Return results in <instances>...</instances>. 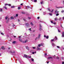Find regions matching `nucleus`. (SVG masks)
I'll list each match as a JSON object with an SVG mask.
<instances>
[{"label":"nucleus","instance_id":"1","mask_svg":"<svg viewBox=\"0 0 64 64\" xmlns=\"http://www.w3.org/2000/svg\"><path fill=\"white\" fill-rule=\"evenodd\" d=\"M24 56L26 57V58H31V56H29L26 54L24 55Z\"/></svg>","mask_w":64,"mask_h":64},{"label":"nucleus","instance_id":"2","mask_svg":"<svg viewBox=\"0 0 64 64\" xmlns=\"http://www.w3.org/2000/svg\"><path fill=\"white\" fill-rule=\"evenodd\" d=\"M10 53H12V55H14V53H16V52H15V51H14L13 52L12 51H10Z\"/></svg>","mask_w":64,"mask_h":64},{"label":"nucleus","instance_id":"3","mask_svg":"<svg viewBox=\"0 0 64 64\" xmlns=\"http://www.w3.org/2000/svg\"><path fill=\"white\" fill-rule=\"evenodd\" d=\"M59 13V12L58 11L57 12V10H55V14H57V13Z\"/></svg>","mask_w":64,"mask_h":64},{"label":"nucleus","instance_id":"4","mask_svg":"<svg viewBox=\"0 0 64 64\" xmlns=\"http://www.w3.org/2000/svg\"><path fill=\"white\" fill-rule=\"evenodd\" d=\"M40 30L41 31L42 30V28H42V26H41V24H40Z\"/></svg>","mask_w":64,"mask_h":64},{"label":"nucleus","instance_id":"5","mask_svg":"<svg viewBox=\"0 0 64 64\" xmlns=\"http://www.w3.org/2000/svg\"><path fill=\"white\" fill-rule=\"evenodd\" d=\"M37 50H41V48H39V47L38 46L37 47Z\"/></svg>","mask_w":64,"mask_h":64},{"label":"nucleus","instance_id":"6","mask_svg":"<svg viewBox=\"0 0 64 64\" xmlns=\"http://www.w3.org/2000/svg\"><path fill=\"white\" fill-rule=\"evenodd\" d=\"M62 37H64V32H62Z\"/></svg>","mask_w":64,"mask_h":64},{"label":"nucleus","instance_id":"7","mask_svg":"<svg viewBox=\"0 0 64 64\" xmlns=\"http://www.w3.org/2000/svg\"><path fill=\"white\" fill-rule=\"evenodd\" d=\"M26 24V26H27V27H28V26H29V24Z\"/></svg>","mask_w":64,"mask_h":64},{"label":"nucleus","instance_id":"8","mask_svg":"<svg viewBox=\"0 0 64 64\" xmlns=\"http://www.w3.org/2000/svg\"><path fill=\"white\" fill-rule=\"evenodd\" d=\"M28 41V40H25L23 42V43H26Z\"/></svg>","mask_w":64,"mask_h":64},{"label":"nucleus","instance_id":"9","mask_svg":"<svg viewBox=\"0 0 64 64\" xmlns=\"http://www.w3.org/2000/svg\"><path fill=\"white\" fill-rule=\"evenodd\" d=\"M26 7L27 8V9H28V8H30V7L29 6H26Z\"/></svg>","mask_w":64,"mask_h":64},{"label":"nucleus","instance_id":"10","mask_svg":"<svg viewBox=\"0 0 64 64\" xmlns=\"http://www.w3.org/2000/svg\"><path fill=\"white\" fill-rule=\"evenodd\" d=\"M2 49H3V50H4L5 48H4V46H2Z\"/></svg>","mask_w":64,"mask_h":64},{"label":"nucleus","instance_id":"11","mask_svg":"<svg viewBox=\"0 0 64 64\" xmlns=\"http://www.w3.org/2000/svg\"><path fill=\"white\" fill-rule=\"evenodd\" d=\"M48 59H52V57H50L48 58Z\"/></svg>","mask_w":64,"mask_h":64},{"label":"nucleus","instance_id":"12","mask_svg":"<svg viewBox=\"0 0 64 64\" xmlns=\"http://www.w3.org/2000/svg\"><path fill=\"white\" fill-rule=\"evenodd\" d=\"M4 8H5V9H7V7H6V6H4Z\"/></svg>","mask_w":64,"mask_h":64},{"label":"nucleus","instance_id":"13","mask_svg":"<svg viewBox=\"0 0 64 64\" xmlns=\"http://www.w3.org/2000/svg\"><path fill=\"white\" fill-rule=\"evenodd\" d=\"M54 20H55V21H57V20H58V18H55Z\"/></svg>","mask_w":64,"mask_h":64},{"label":"nucleus","instance_id":"14","mask_svg":"<svg viewBox=\"0 0 64 64\" xmlns=\"http://www.w3.org/2000/svg\"><path fill=\"white\" fill-rule=\"evenodd\" d=\"M41 36V35L40 34H39L38 35V38H40V36Z\"/></svg>","mask_w":64,"mask_h":64},{"label":"nucleus","instance_id":"15","mask_svg":"<svg viewBox=\"0 0 64 64\" xmlns=\"http://www.w3.org/2000/svg\"><path fill=\"white\" fill-rule=\"evenodd\" d=\"M52 46H53L54 47V46H55V45H54V44L52 43Z\"/></svg>","mask_w":64,"mask_h":64},{"label":"nucleus","instance_id":"16","mask_svg":"<svg viewBox=\"0 0 64 64\" xmlns=\"http://www.w3.org/2000/svg\"><path fill=\"white\" fill-rule=\"evenodd\" d=\"M30 24L31 26H33V24L32 23V22H31Z\"/></svg>","mask_w":64,"mask_h":64},{"label":"nucleus","instance_id":"17","mask_svg":"<svg viewBox=\"0 0 64 64\" xmlns=\"http://www.w3.org/2000/svg\"><path fill=\"white\" fill-rule=\"evenodd\" d=\"M48 11H49L50 12L51 11L50 9V8H48Z\"/></svg>","mask_w":64,"mask_h":64},{"label":"nucleus","instance_id":"18","mask_svg":"<svg viewBox=\"0 0 64 64\" xmlns=\"http://www.w3.org/2000/svg\"><path fill=\"white\" fill-rule=\"evenodd\" d=\"M19 40L20 41V42H22V40L21 38H20Z\"/></svg>","mask_w":64,"mask_h":64},{"label":"nucleus","instance_id":"19","mask_svg":"<svg viewBox=\"0 0 64 64\" xmlns=\"http://www.w3.org/2000/svg\"><path fill=\"white\" fill-rule=\"evenodd\" d=\"M26 48L27 50H29V48L28 46L26 47Z\"/></svg>","mask_w":64,"mask_h":64},{"label":"nucleus","instance_id":"20","mask_svg":"<svg viewBox=\"0 0 64 64\" xmlns=\"http://www.w3.org/2000/svg\"><path fill=\"white\" fill-rule=\"evenodd\" d=\"M54 39H55V40H57V37H56V36H55V38Z\"/></svg>","mask_w":64,"mask_h":64},{"label":"nucleus","instance_id":"21","mask_svg":"<svg viewBox=\"0 0 64 64\" xmlns=\"http://www.w3.org/2000/svg\"><path fill=\"white\" fill-rule=\"evenodd\" d=\"M15 6H11V8H15Z\"/></svg>","mask_w":64,"mask_h":64},{"label":"nucleus","instance_id":"22","mask_svg":"<svg viewBox=\"0 0 64 64\" xmlns=\"http://www.w3.org/2000/svg\"><path fill=\"white\" fill-rule=\"evenodd\" d=\"M46 39H48L49 38V36H48L46 37Z\"/></svg>","mask_w":64,"mask_h":64},{"label":"nucleus","instance_id":"23","mask_svg":"<svg viewBox=\"0 0 64 64\" xmlns=\"http://www.w3.org/2000/svg\"><path fill=\"white\" fill-rule=\"evenodd\" d=\"M11 19H14V18L13 17H11L10 18Z\"/></svg>","mask_w":64,"mask_h":64},{"label":"nucleus","instance_id":"24","mask_svg":"<svg viewBox=\"0 0 64 64\" xmlns=\"http://www.w3.org/2000/svg\"><path fill=\"white\" fill-rule=\"evenodd\" d=\"M59 20H63V19H62V18H60L59 19Z\"/></svg>","mask_w":64,"mask_h":64},{"label":"nucleus","instance_id":"25","mask_svg":"<svg viewBox=\"0 0 64 64\" xmlns=\"http://www.w3.org/2000/svg\"><path fill=\"white\" fill-rule=\"evenodd\" d=\"M31 60H32V61H33V62H34V59H33V58H31Z\"/></svg>","mask_w":64,"mask_h":64},{"label":"nucleus","instance_id":"26","mask_svg":"<svg viewBox=\"0 0 64 64\" xmlns=\"http://www.w3.org/2000/svg\"><path fill=\"white\" fill-rule=\"evenodd\" d=\"M20 8H21V7H18V10H20Z\"/></svg>","mask_w":64,"mask_h":64},{"label":"nucleus","instance_id":"27","mask_svg":"<svg viewBox=\"0 0 64 64\" xmlns=\"http://www.w3.org/2000/svg\"><path fill=\"white\" fill-rule=\"evenodd\" d=\"M16 43V42L15 41H14L12 42V43L13 44H15Z\"/></svg>","mask_w":64,"mask_h":64},{"label":"nucleus","instance_id":"28","mask_svg":"<svg viewBox=\"0 0 64 64\" xmlns=\"http://www.w3.org/2000/svg\"><path fill=\"white\" fill-rule=\"evenodd\" d=\"M54 40V39L51 40V41L52 42H53Z\"/></svg>","mask_w":64,"mask_h":64},{"label":"nucleus","instance_id":"29","mask_svg":"<svg viewBox=\"0 0 64 64\" xmlns=\"http://www.w3.org/2000/svg\"><path fill=\"white\" fill-rule=\"evenodd\" d=\"M63 8V7H57V8L58 9L59 8Z\"/></svg>","mask_w":64,"mask_h":64},{"label":"nucleus","instance_id":"30","mask_svg":"<svg viewBox=\"0 0 64 64\" xmlns=\"http://www.w3.org/2000/svg\"><path fill=\"white\" fill-rule=\"evenodd\" d=\"M7 5H8V4H4V6H7Z\"/></svg>","mask_w":64,"mask_h":64},{"label":"nucleus","instance_id":"31","mask_svg":"<svg viewBox=\"0 0 64 64\" xmlns=\"http://www.w3.org/2000/svg\"><path fill=\"white\" fill-rule=\"evenodd\" d=\"M44 44L43 43H42L40 44L41 46H43V45Z\"/></svg>","mask_w":64,"mask_h":64},{"label":"nucleus","instance_id":"32","mask_svg":"<svg viewBox=\"0 0 64 64\" xmlns=\"http://www.w3.org/2000/svg\"><path fill=\"white\" fill-rule=\"evenodd\" d=\"M36 53V52H33L32 53V54H34V53Z\"/></svg>","mask_w":64,"mask_h":64},{"label":"nucleus","instance_id":"33","mask_svg":"<svg viewBox=\"0 0 64 64\" xmlns=\"http://www.w3.org/2000/svg\"><path fill=\"white\" fill-rule=\"evenodd\" d=\"M53 11H54V9L52 10L51 11V13H52V12H53Z\"/></svg>","mask_w":64,"mask_h":64},{"label":"nucleus","instance_id":"34","mask_svg":"<svg viewBox=\"0 0 64 64\" xmlns=\"http://www.w3.org/2000/svg\"><path fill=\"white\" fill-rule=\"evenodd\" d=\"M58 15H59V14L57 13L56 14V16H58Z\"/></svg>","mask_w":64,"mask_h":64},{"label":"nucleus","instance_id":"35","mask_svg":"<svg viewBox=\"0 0 64 64\" xmlns=\"http://www.w3.org/2000/svg\"><path fill=\"white\" fill-rule=\"evenodd\" d=\"M46 12H44V15H45V14H46Z\"/></svg>","mask_w":64,"mask_h":64},{"label":"nucleus","instance_id":"36","mask_svg":"<svg viewBox=\"0 0 64 64\" xmlns=\"http://www.w3.org/2000/svg\"><path fill=\"white\" fill-rule=\"evenodd\" d=\"M18 14H16V17H18Z\"/></svg>","mask_w":64,"mask_h":64},{"label":"nucleus","instance_id":"37","mask_svg":"<svg viewBox=\"0 0 64 64\" xmlns=\"http://www.w3.org/2000/svg\"><path fill=\"white\" fill-rule=\"evenodd\" d=\"M7 18H8V16H6V20H7Z\"/></svg>","mask_w":64,"mask_h":64},{"label":"nucleus","instance_id":"38","mask_svg":"<svg viewBox=\"0 0 64 64\" xmlns=\"http://www.w3.org/2000/svg\"><path fill=\"white\" fill-rule=\"evenodd\" d=\"M34 2H37V0H34Z\"/></svg>","mask_w":64,"mask_h":64},{"label":"nucleus","instance_id":"39","mask_svg":"<svg viewBox=\"0 0 64 64\" xmlns=\"http://www.w3.org/2000/svg\"><path fill=\"white\" fill-rule=\"evenodd\" d=\"M32 48L34 49H36V48L34 47H32Z\"/></svg>","mask_w":64,"mask_h":64},{"label":"nucleus","instance_id":"40","mask_svg":"<svg viewBox=\"0 0 64 64\" xmlns=\"http://www.w3.org/2000/svg\"><path fill=\"white\" fill-rule=\"evenodd\" d=\"M49 15H50V16H52V14L50 13V14H49Z\"/></svg>","mask_w":64,"mask_h":64},{"label":"nucleus","instance_id":"41","mask_svg":"<svg viewBox=\"0 0 64 64\" xmlns=\"http://www.w3.org/2000/svg\"><path fill=\"white\" fill-rule=\"evenodd\" d=\"M8 5L9 6H11V5L10 4H8Z\"/></svg>","mask_w":64,"mask_h":64},{"label":"nucleus","instance_id":"42","mask_svg":"<svg viewBox=\"0 0 64 64\" xmlns=\"http://www.w3.org/2000/svg\"><path fill=\"white\" fill-rule=\"evenodd\" d=\"M0 12H2V9H1L0 10Z\"/></svg>","mask_w":64,"mask_h":64},{"label":"nucleus","instance_id":"43","mask_svg":"<svg viewBox=\"0 0 64 64\" xmlns=\"http://www.w3.org/2000/svg\"><path fill=\"white\" fill-rule=\"evenodd\" d=\"M38 47H40V46H41V44H39L38 45Z\"/></svg>","mask_w":64,"mask_h":64},{"label":"nucleus","instance_id":"44","mask_svg":"<svg viewBox=\"0 0 64 64\" xmlns=\"http://www.w3.org/2000/svg\"><path fill=\"white\" fill-rule=\"evenodd\" d=\"M31 28H30L28 29V30H30V31H31Z\"/></svg>","mask_w":64,"mask_h":64},{"label":"nucleus","instance_id":"45","mask_svg":"<svg viewBox=\"0 0 64 64\" xmlns=\"http://www.w3.org/2000/svg\"><path fill=\"white\" fill-rule=\"evenodd\" d=\"M38 38L36 37V38L35 39V40H37V39Z\"/></svg>","mask_w":64,"mask_h":64},{"label":"nucleus","instance_id":"46","mask_svg":"<svg viewBox=\"0 0 64 64\" xmlns=\"http://www.w3.org/2000/svg\"><path fill=\"white\" fill-rule=\"evenodd\" d=\"M40 22H42V23H44V22H42L41 21H40Z\"/></svg>","mask_w":64,"mask_h":64},{"label":"nucleus","instance_id":"47","mask_svg":"<svg viewBox=\"0 0 64 64\" xmlns=\"http://www.w3.org/2000/svg\"><path fill=\"white\" fill-rule=\"evenodd\" d=\"M40 3L41 4H43V2L42 1V2H40Z\"/></svg>","mask_w":64,"mask_h":64},{"label":"nucleus","instance_id":"48","mask_svg":"<svg viewBox=\"0 0 64 64\" xmlns=\"http://www.w3.org/2000/svg\"><path fill=\"white\" fill-rule=\"evenodd\" d=\"M57 47L58 48H60V46H57Z\"/></svg>","mask_w":64,"mask_h":64},{"label":"nucleus","instance_id":"49","mask_svg":"<svg viewBox=\"0 0 64 64\" xmlns=\"http://www.w3.org/2000/svg\"><path fill=\"white\" fill-rule=\"evenodd\" d=\"M1 34L2 35H4V34H3V33L1 32Z\"/></svg>","mask_w":64,"mask_h":64},{"label":"nucleus","instance_id":"50","mask_svg":"<svg viewBox=\"0 0 64 64\" xmlns=\"http://www.w3.org/2000/svg\"><path fill=\"white\" fill-rule=\"evenodd\" d=\"M23 20H24V21H26V19H25V18H23Z\"/></svg>","mask_w":64,"mask_h":64},{"label":"nucleus","instance_id":"51","mask_svg":"<svg viewBox=\"0 0 64 64\" xmlns=\"http://www.w3.org/2000/svg\"><path fill=\"white\" fill-rule=\"evenodd\" d=\"M58 32H60V31L59 30H58Z\"/></svg>","mask_w":64,"mask_h":64},{"label":"nucleus","instance_id":"52","mask_svg":"<svg viewBox=\"0 0 64 64\" xmlns=\"http://www.w3.org/2000/svg\"><path fill=\"white\" fill-rule=\"evenodd\" d=\"M62 60H64V58H63V57H62Z\"/></svg>","mask_w":64,"mask_h":64},{"label":"nucleus","instance_id":"53","mask_svg":"<svg viewBox=\"0 0 64 64\" xmlns=\"http://www.w3.org/2000/svg\"><path fill=\"white\" fill-rule=\"evenodd\" d=\"M52 23H53V21H50Z\"/></svg>","mask_w":64,"mask_h":64},{"label":"nucleus","instance_id":"54","mask_svg":"<svg viewBox=\"0 0 64 64\" xmlns=\"http://www.w3.org/2000/svg\"><path fill=\"white\" fill-rule=\"evenodd\" d=\"M44 38L46 37V36H45V35H44Z\"/></svg>","mask_w":64,"mask_h":64},{"label":"nucleus","instance_id":"55","mask_svg":"<svg viewBox=\"0 0 64 64\" xmlns=\"http://www.w3.org/2000/svg\"><path fill=\"white\" fill-rule=\"evenodd\" d=\"M64 12V10H62V13H63V12Z\"/></svg>","mask_w":64,"mask_h":64},{"label":"nucleus","instance_id":"56","mask_svg":"<svg viewBox=\"0 0 64 64\" xmlns=\"http://www.w3.org/2000/svg\"><path fill=\"white\" fill-rule=\"evenodd\" d=\"M14 26H15V25H14V24H13V25H12L13 27H14Z\"/></svg>","mask_w":64,"mask_h":64},{"label":"nucleus","instance_id":"57","mask_svg":"<svg viewBox=\"0 0 64 64\" xmlns=\"http://www.w3.org/2000/svg\"><path fill=\"white\" fill-rule=\"evenodd\" d=\"M28 18L29 19H31V17H28Z\"/></svg>","mask_w":64,"mask_h":64},{"label":"nucleus","instance_id":"58","mask_svg":"<svg viewBox=\"0 0 64 64\" xmlns=\"http://www.w3.org/2000/svg\"><path fill=\"white\" fill-rule=\"evenodd\" d=\"M56 58L57 59H59V57H57Z\"/></svg>","mask_w":64,"mask_h":64},{"label":"nucleus","instance_id":"59","mask_svg":"<svg viewBox=\"0 0 64 64\" xmlns=\"http://www.w3.org/2000/svg\"><path fill=\"white\" fill-rule=\"evenodd\" d=\"M39 18H40L39 17H38L37 18L38 19H39Z\"/></svg>","mask_w":64,"mask_h":64},{"label":"nucleus","instance_id":"60","mask_svg":"<svg viewBox=\"0 0 64 64\" xmlns=\"http://www.w3.org/2000/svg\"><path fill=\"white\" fill-rule=\"evenodd\" d=\"M20 5H21V6L23 5V4H20Z\"/></svg>","mask_w":64,"mask_h":64},{"label":"nucleus","instance_id":"61","mask_svg":"<svg viewBox=\"0 0 64 64\" xmlns=\"http://www.w3.org/2000/svg\"><path fill=\"white\" fill-rule=\"evenodd\" d=\"M62 63V64H64V62H63Z\"/></svg>","mask_w":64,"mask_h":64},{"label":"nucleus","instance_id":"62","mask_svg":"<svg viewBox=\"0 0 64 64\" xmlns=\"http://www.w3.org/2000/svg\"><path fill=\"white\" fill-rule=\"evenodd\" d=\"M53 24H56V22H54V23H53Z\"/></svg>","mask_w":64,"mask_h":64},{"label":"nucleus","instance_id":"63","mask_svg":"<svg viewBox=\"0 0 64 64\" xmlns=\"http://www.w3.org/2000/svg\"><path fill=\"white\" fill-rule=\"evenodd\" d=\"M62 19L63 20L64 19V16L62 18Z\"/></svg>","mask_w":64,"mask_h":64},{"label":"nucleus","instance_id":"64","mask_svg":"<svg viewBox=\"0 0 64 64\" xmlns=\"http://www.w3.org/2000/svg\"><path fill=\"white\" fill-rule=\"evenodd\" d=\"M45 55H47V54H45Z\"/></svg>","mask_w":64,"mask_h":64}]
</instances>
